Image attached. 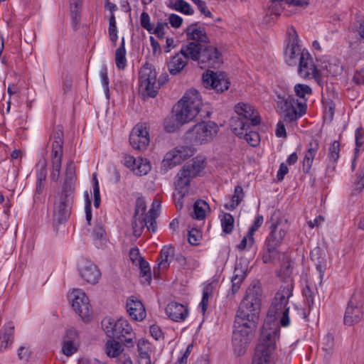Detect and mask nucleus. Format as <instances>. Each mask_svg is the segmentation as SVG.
<instances>
[{
    "label": "nucleus",
    "mask_w": 364,
    "mask_h": 364,
    "mask_svg": "<svg viewBox=\"0 0 364 364\" xmlns=\"http://www.w3.org/2000/svg\"><path fill=\"white\" fill-rule=\"evenodd\" d=\"M262 292L259 287H250L237 311L232 332V346L237 355H243L255 336L259 321Z\"/></svg>",
    "instance_id": "f257e3e1"
},
{
    "label": "nucleus",
    "mask_w": 364,
    "mask_h": 364,
    "mask_svg": "<svg viewBox=\"0 0 364 364\" xmlns=\"http://www.w3.org/2000/svg\"><path fill=\"white\" fill-rule=\"evenodd\" d=\"M198 60L199 63L207 64L214 68H218L223 63V55L218 47H186L181 53L173 56L168 64L171 75L178 74L186 66L187 58Z\"/></svg>",
    "instance_id": "f03ea898"
},
{
    "label": "nucleus",
    "mask_w": 364,
    "mask_h": 364,
    "mask_svg": "<svg viewBox=\"0 0 364 364\" xmlns=\"http://www.w3.org/2000/svg\"><path fill=\"white\" fill-rule=\"evenodd\" d=\"M205 159L203 156H196L183 166L176 176V193L173 198L177 209L183 208V198L188 193L191 181L196 178L204 169Z\"/></svg>",
    "instance_id": "7ed1b4c3"
},
{
    "label": "nucleus",
    "mask_w": 364,
    "mask_h": 364,
    "mask_svg": "<svg viewBox=\"0 0 364 364\" xmlns=\"http://www.w3.org/2000/svg\"><path fill=\"white\" fill-rule=\"evenodd\" d=\"M280 326L279 323L264 320L252 364H269L270 356L275 350L276 342L280 336Z\"/></svg>",
    "instance_id": "20e7f679"
},
{
    "label": "nucleus",
    "mask_w": 364,
    "mask_h": 364,
    "mask_svg": "<svg viewBox=\"0 0 364 364\" xmlns=\"http://www.w3.org/2000/svg\"><path fill=\"white\" fill-rule=\"evenodd\" d=\"M201 106L202 100L198 91L195 89L188 90L173 107L176 121L183 125L193 120L197 115L200 118L209 117L210 112H206L203 114Z\"/></svg>",
    "instance_id": "39448f33"
},
{
    "label": "nucleus",
    "mask_w": 364,
    "mask_h": 364,
    "mask_svg": "<svg viewBox=\"0 0 364 364\" xmlns=\"http://www.w3.org/2000/svg\"><path fill=\"white\" fill-rule=\"evenodd\" d=\"M168 75L161 73L157 79V73L154 66L145 63L139 73V95L144 100L154 98L159 89L168 81Z\"/></svg>",
    "instance_id": "423d86ee"
},
{
    "label": "nucleus",
    "mask_w": 364,
    "mask_h": 364,
    "mask_svg": "<svg viewBox=\"0 0 364 364\" xmlns=\"http://www.w3.org/2000/svg\"><path fill=\"white\" fill-rule=\"evenodd\" d=\"M293 283L291 282L286 287L279 289L268 309L266 320L278 323L282 327H287L290 323L289 316V299L293 295Z\"/></svg>",
    "instance_id": "0eeeda50"
},
{
    "label": "nucleus",
    "mask_w": 364,
    "mask_h": 364,
    "mask_svg": "<svg viewBox=\"0 0 364 364\" xmlns=\"http://www.w3.org/2000/svg\"><path fill=\"white\" fill-rule=\"evenodd\" d=\"M276 94L275 101L285 122H295L306 113L307 109L306 102H299L285 90L279 93L276 92Z\"/></svg>",
    "instance_id": "6e6552de"
},
{
    "label": "nucleus",
    "mask_w": 364,
    "mask_h": 364,
    "mask_svg": "<svg viewBox=\"0 0 364 364\" xmlns=\"http://www.w3.org/2000/svg\"><path fill=\"white\" fill-rule=\"evenodd\" d=\"M75 189L62 186L58 193L53 209V221L58 224L65 223L70 217Z\"/></svg>",
    "instance_id": "1a4fd4ad"
},
{
    "label": "nucleus",
    "mask_w": 364,
    "mask_h": 364,
    "mask_svg": "<svg viewBox=\"0 0 364 364\" xmlns=\"http://www.w3.org/2000/svg\"><path fill=\"white\" fill-rule=\"evenodd\" d=\"M217 124L211 121L196 124L186 133V138L194 144H203L210 141L218 132Z\"/></svg>",
    "instance_id": "9d476101"
},
{
    "label": "nucleus",
    "mask_w": 364,
    "mask_h": 364,
    "mask_svg": "<svg viewBox=\"0 0 364 364\" xmlns=\"http://www.w3.org/2000/svg\"><path fill=\"white\" fill-rule=\"evenodd\" d=\"M101 325L106 335L110 338L122 341V338L132 332V326L124 318H119L117 321L112 318H105L102 321Z\"/></svg>",
    "instance_id": "9b49d317"
},
{
    "label": "nucleus",
    "mask_w": 364,
    "mask_h": 364,
    "mask_svg": "<svg viewBox=\"0 0 364 364\" xmlns=\"http://www.w3.org/2000/svg\"><path fill=\"white\" fill-rule=\"evenodd\" d=\"M363 296L355 291L351 296L346 309L343 321L346 325L353 326L360 322L363 316Z\"/></svg>",
    "instance_id": "f8f14e48"
},
{
    "label": "nucleus",
    "mask_w": 364,
    "mask_h": 364,
    "mask_svg": "<svg viewBox=\"0 0 364 364\" xmlns=\"http://www.w3.org/2000/svg\"><path fill=\"white\" fill-rule=\"evenodd\" d=\"M52 142V166L54 171L60 173L64 144L63 127L58 124L53 128Z\"/></svg>",
    "instance_id": "ddd939ff"
},
{
    "label": "nucleus",
    "mask_w": 364,
    "mask_h": 364,
    "mask_svg": "<svg viewBox=\"0 0 364 364\" xmlns=\"http://www.w3.org/2000/svg\"><path fill=\"white\" fill-rule=\"evenodd\" d=\"M73 310L84 321H89L92 316V309L89 299L83 291L75 289L70 294Z\"/></svg>",
    "instance_id": "4468645a"
},
{
    "label": "nucleus",
    "mask_w": 364,
    "mask_h": 364,
    "mask_svg": "<svg viewBox=\"0 0 364 364\" xmlns=\"http://www.w3.org/2000/svg\"><path fill=\"white\" fill-rule=\"evenodd\" d=\"M203 80L206 87H210L217 93L228 90L230 82L223 72L207 71L203 75Z\"/></svg>",
    "instance_id": "2eb2a0df"
},
{
    "label": "nucleus",
    "mask_w": 364,
    "mask_h": 364,
    "mask_svg": "<svg viewBox=\"0 0 364 364\" xmlns=\"http://www.w3.org/2000/svg\"><path fill=\"white\" fill-rule=\"evenodd\" d=\"M150 142L149 134L146 124H138L129 134V143L136 150L140 151L146 149Z\"/></svg>",
    "instance_id": "dca6fc26"
},
{
    "label": "nucleus",
    "mask_w": 364,
    "mask_h": 364,
    "mask_svg": "<svg viewBox=\"0 0 364 364\" xmlns=\"http://www.w3.org/2000/svg\"><path fill=\"white\" fill-rule=\"evenodd\" d=\"M269 228L270 232L265 240L264 245L269 252H277V248L283 242L287 231L282 228L277 222L272 223Z\"/></svg>",
    "instance_id": "f3484780"
},
{
    "label": "nucleus",
    "mask_w": 364,
    "mask_h": 364,
    "mask_svg": "<svg viewBox=\"0 0 364 364\" xmlns=\"http://www.w3.org/2000/svg\"><path fill=\"white\" fill-rule=\"evenodd\" d=\"M78 272L81 278L91 284H97L101 277L100 269L90 260L82 259L78 263Z\"/></svg>",
    "instance_id": "a211bd4d"
},
{
    "label": "nucleus",
    "mask_w": 364,
    "mask_h": 364,
    "mask_svg": "<svg viewBox=\"0 0 364 364\" xmlns=\"http://www.w3.org/2000/svg\"><path fill=\"white\" fill-rule=\"evenodd\" d=\"M235 111L237 116L241 119L247 121L252 127L259 125L261 122V118L257 111L250 105L246 103H238Z\"/></svg>",
    "instance_id": "6ab92c4d"
},
{
    "label": "nucleus",
    "mask_w": 364,
    "mask_h": 364,
    "mask_svg": "<svg viewBox=\"0 0 364 364\" xmlns=\"http://www.w3.org/2000/svg\"><path fill=\"white\" fill-rule=\"evenodd\" d=\"M158 216L157 210L151 208L145 216L136 223L137 227L133 229L134 235L136 237H140L144 228H146L149 231L154 232L157 228L156 219Z\"/></svg>",
    "instance_id": "aec40b11"
},
{
    "label": "nucleus",
    "mask_w": 364,
    "mask_h": 364,
    "mask_svg": "<svg viewBox=\"0 0 364 364\" xmlns=\"http://www.w3.org/2000/svg\"><path fill=\"white\" fill-rule=\"evenodd\" d=\"M298 73L303 78L316 77L318 70L314 63L313 58L308 51L301 54L299 61Z\"/></svg>",
    "instance_id": "412c9836"
},
{
    "label": "nucleus",
    "mask_w": 364,
    "mask_h": 364,
    "mask_svg": "<svg viewBox=\"0 0 364 364\" xmlns=\"http://www.w3.org/2000/svg\"><path fill=\"white\" fill-rule=\"evenodd\" d=\"M166 313L168 318L176 322L183 321L188 315V308L178 302H170L166 308Z\"/></svg>",
    "instance_id": "4be33fe9"
},
{
    "label": "nucleus",
    "mask_w": 364,
    "mask_h": 364,
    "mask_svg": "<svg viewBox=\"0 0 364 364\" xmlns=\"http://www.w3.org/2000/svg\"><path fill=\"white\" fill-rule=\"evenodd\" d=\"M197 26V23H192L186 29L188 38L196 42H191L188 46H201L200 43H205L209 42V38L204 28L198 27Z\"/></svg>",
    "instance_id": "5701e85b"
},
{
    "label": "nucleus",
    "mask_w": 364,
    "mask_h": 364,
    "mask_svg": "<svg viewBox=\"0 0 364 364\" xmlns=\"http://www.w3.org/2000/svg\"><path fill=\"white\" fill-rule=\"evenodd\" d=\"M127 311L135 321H142L146 317V311L143 304L138 299L129 298L126 304Z\"/></svg>",
    "instance_id": "b1692460"
},
{
    "label": "nucleus",
    "mask_w": 364,
    "mask_h": 364,
    "mask_svg": "<svg viewBox=\"0 0 364 364\" xmlns=\"http://www.w3.org/2000/svg\"><path fill=\"white\" fill-rule=\"evenodd\" d=\"M307 146L302 166V171L304 173H309L310 172L314 157L319 148V142L317 139H312Z\"/></svg>",
    "instance_id": "393cba45"
},
{
    "label": "nucleus",
    "mask_w": 364,
    "mask_h": 364,
    "mask_svg": "<svg viewBox=\"0 0 364 364\" xmlns=\"http://www.w3.org/2000/svg\"><path fill=\"white\" fill-rule=\"evenodd\" d=\"M15 327L12 322L3 326L0 332V352L11 346L14 340Z\"/></svg>",
    "instance_id": "a878e982"
},
{
    "label": "nucleus",
    "mask_w": 364,
    "mask_h": 364,
    "mask_svg": "<svg viewBox=\"0 0 364 364\" xmlns=\"http://www.w3.org/2000/svg\"><path fill=\"white\" fill-rule=\"evenodd\" d=\"M340 143L335 140L330 146L328 153V164L326 167L327 173H332L336 169V164L339 158Z\"/></svg>",
    "instance_id": "bb28decb"
},
{
    "label": "nucleus",
    "mask_w": 364,
    "mask_h": 364,
    "mask_svg": "<svg viewBox=\"0 0 364 364\" xmlns=\"http://www.w3.org/2000/svg\"><path fill=\"white\" fill-rule=\"evenodd\" d=\"M322 255L321 250L319 247L314 249L310 253L311 259L314 262L316 268L319 273L321 280L323 279L326 269V260L325 257Z\"/></svg>",
    "instance_id": "cd10ccee"
},
{
    "label": "nucleus",
    "mask_w": 364,
    "mask_h": 364,
    "mask_svg": "<svg viewBox=\"0 0 364 364\" xmlns=\"http://www.w3.org/2000/svg\"><path fill=\"white\" fill-rule=\"evenodd\" d=\"M146 210V204L145 200L144 197L140 195L137 197L135 203L134 213L132 220V229H135L136 227H137L136 223L145 216Z\"/></svg>",
    "instance_id": "c85d7f7f"
},
{
    "label": "nucleus",
    "mask_w": 364,
    "mask_h": 364,
    "mask_svg": "<svg viewBox=\"0 0 364 364\" xmlns=\"http://www.w3.org/2000/svg\"><path fill=\"white\" fill-rule=\"evenodd\" d=\"M230 127L233 132L240 138L242 137V134L246 131L250 130L252 128V124H250L247 121H245L241 117L237 116L232 117L230 119Z\"/></svg>",
    "instance_id": "c756f323"
},
{
    "label": "nucleus",
    "mask_w": 364,
    "mask_h": 364,
    "mask_svg": "<svg viewBox=\"0 0 364 364\" xmlns=\"http://www.w3.org/2000/svg\"><path fill=\"white\" fill-rule=\"evenodd\" d=\"M92 237L97 248L102 247L105 244L107 241L106 232L105 226L101 222H97L95 225L92 232Z\"/></svg>",
    "instance_id": "7c9ffc66"
},
{
    "label": "nucleus",
    "mask_w": 364,
    "mask_h": 364,
    "mask_svg": "<svg viewBox=\"0 0 364 364\" xmlns=\"http://www.w3.org/2000/svg\"><path fill=\"white\" fill-rule=\"evenodd\" d=\"M307 50H301V47H286L285 61L290 66H294L300 60V56Z\"/></svg>",
    "instance_id": "2f4dec72"
},
{
    "label": "nucleus",
    "mask_w": 364,
    "mask_h": 364,
    "mask_svg": "<svg viewBox=\"0 0 364 364\" xmlns=\"http://www.w3.org/2000/svg\"><path fill=\"white\" fill-rule=\"evenodd\" d=\"M76 179L75 166L73 161H69L66 165L65 178L62 186L75 189Z\"/></svg>",
    "instance_id": "473e14b6"
},
{
    "label": "nucleus",
    "mask_w": 364,
    "mask_h": 364,
    "mask_svg": "<svg viewBox=\"0 0 364 364\" xmlns=\"http://www.w3.org/2000/svg\"><path fill=\"white\" fill-rule=\"evenodd\" d=\"M210 210L208 203L201 199L197 200L193 205L192 217L194 219L201 220L205 218L207 210Z\"/></svg>",
    "instance_id": "72a5a7b5"
},
{
    "label": "nucleus",
    "mask_w": 364,
    "mask_h": 364,
    "mask_svg": "<svg viewBox=\"0 0 364 364\" xmlns=\"http://www.w3.org/2000/svg\"><path fill=\"white\" fill-rule=\"evenodd\" d=\"M122 350L121 343L114 338L108 340L105 343V353L109 358L118 357Z\"/></svg>",
    "instance_id": "f704fd0d"
},
{
    "label": "nucleus",
    "mask_w": 364,
    "mask_h": 364,
    "mask_svg": "<svg viewBox=\"0 0 364 364\" xmlns=\"http://www.w3.org/2000/svg\"><path fill=\"white\" fill-rule=\"evenodd\" d=\"M171 153L177 158L181 164L183 161L192 156L194 154V149L188 146H177Z\"/></svg>",
    "instance_id": "c9c22d12"
},
{
    "label": "nucleus",
    "mask_w": 364,
    "mask_h": 364,
    "mask_svg": "<svg viewBox=\"0 0 364 364\" xmlns=\"http://www.w3.org/2000/svg\"><path fill=\"white\" fill-rule=\"evenodd\" d=\"M223 232L225 234H231L234 230L235 219L229 213H224L220 219Z\"/></svg>",
    "instance_id": "e433bc0d"
},
{
    "label": "nucleus",
    "mask_w": 364,
    "mask_h": 364,
    "mask_svg": "<svg viewBox=\"0 0 364 364\" xmlns=\"http://www.w3.org/2000/svg\"><path fill=\"white\" fill-rule=\"evenodd\" d=\"M82 8V0H71L70 13L74 26L78 24L80 20V12Z\"/></svg>",
    "instance_id": "4c0bfd02"
},
{
    "label": "nucleus",
    "mask_w": 364,
    "mask_h": 364,
    "mask_svg": "<svg viewBox=\"0 0 364 364\" xmlns=\"http://www.w3.org/2000/svg\"><path fill=\"white\" fill-rule=\"evenodd\" d=\"M174 247L171 245L169 246H164L160 252V256L161 260L159 264L160 267L163 268H168L169 266V263L168 262V257L171 256H174Z\"/></svg>",
    "instance_id": "58836bf2"
},
{
    "label": "nucleus",
    "mask_w": 364,
    "mask_h": 364,
    "mask_svg": "<svg viewBox=\"0 0 364 364\" xmlns=\"http://www.w3.org/2000/svg\"><path fill=\"white\" fill-rule=\"evenodd\" d=\"M138 265L140 269V277L144 279L143 282L149 284L151 281V272L149 263L144 258H140Z\"/></svg>",
    "instance_id": "ea45409f"
},
{
    "label": "nucleus",
    "mask_w": 364,
    "mask_h": 364,
    "mask_svg": "<svg viewBox=\"0 0 364 364\" xmlns=\"http://www.w3.org/2000/svg\"><path fill=\"white\" fill-rule=\"evenodd\" d=\"M126 53L125 47H118L115 50V63L117 68L120 70H124L127 66Z\"/></svg>",
    "instance_id": "a19ab883"
},
{
    "label": "nucleus",
    "mask_w": 364,
    "mask_h": 364,
    "mask_svg": "<svg viewBox=\"0 0 364 364\" xmlns=\"http://www.w3.org/2000/svg\"><path fill=\"white\" fill-rule=\"evenodd\" d=\"M179 161L171 152H168L166 154L164 160L161 162V170L167 171L168 170L173 168L177 164H179Z\"/></svg>",
    "instance_id": "79ce46f5"
},
{
    "label": "nucleus",
    "mask_w": 364,
    "mask_h": 364,
    "mask_svg": "<svg viewBox=\"0 0 364 364\" xmlns=\"http://www.w3.org/2000/svg\"><path fill=\"white\" fill-rule=\"evenodd\" d=\"M242 138H244L247 142L253 147L257 146L260 141L259 133L251 130V129L244 132Z\"/></svg>",
    "instance_id": "37998d69"
},
{
    "label": "nucleus",
    "mask_w": 364,
    "mask_h": 364,
    "mask_svg": "<svg viewBox=\"0 0 364 364\" xmlns=\"http://www.w3.org/2000/svg\"><path fill=\"white\" fill-rule=\"evenodd\" d=\"M288 3L286 0H270L268 6V11L271 15H280V12L284 9L283 4Z\"/></svg>",
    "instance_id": "c03bdc74"
},
{
    "label": "nucleus",
    "mask_w": 364,
    "mask_h": 364,
    "mask_svg": "<svg viewBox=\"0 0 364 364\" xmlns=\"http://www.w3.org/2000/svg\"><path fill=\"white\" fill-rule=\"evenodd\" d=\"M287 46H299V38L294 27L289 26L287 30Z\"/></svg>",
    "instance_id": "a18cd8bd"
},
{
    "label": "nucleus",
    "mask_w": 364,
    "mask_h": 364,
    "mask_svg": "<svg viewBox=\"0 0 364 364\" xmlns=\"http://www.w3.org/2000/svg\"><path fill=\"white\" fill-rule=\"evenodd\" d=\"M173 8L176 11L186 15H192L194 13V11L191 8V5L184 0H177L174 4Z\"/></svg>",
    "instance_id": "49530a36"
},
{
    "label": "nucleus",
    "mask_w": 364,
    "mask_h": 364,
    "mask_svg": "<svg viewBox=\"0 0 364 364\" xmlns=\"http://www.w3.org/2000/svg\"><path fill=\"white\" fill-rule=\"evenodd\" d=\"M255 244V238L254 236L252 235L250 237L249 233L247 232L245 236L243 237L240 243L237 245V247L240 251L243 250H250Z\"/></svg>",
    "instance_id": "de8ad7c7"
},
{
    "label": "nucleus",
    "mask_w": 364,
    "mask_h": 364,
    "mask_svg": "<svg viewBox=\"0 0 364 364\" xmlns=\"http://www.w3.org/2000/svg\"><path fill=\"white\" fill-rule=\"evenodd\" d=\"M302 294L304 297L305 298V303L309 310L313 307L314 306V291L310 288L309 285L306 284L305 287L303 289Z\"/></svg>",
    "instance_id": "09e8293b"
},
{
    "label": "nucleus",
    "mask_w": 364,
    "mask_h": 364,
    "mask_svg": "<svg viewBox=\"0 0 364 364\" xmlns=\"http://www.w3.org/2000/svg\"><path fill=\"white\" fill-rule=\"evenodd\" d=\"M77 351V347L71 341H63L62 352L64 355L69 357Z\"/></svg>",
    "instance_id": "8fccbe9b"
},
{
    "label": "nucleus",
    "mask_w": 364,
    "mask_h": 364,
    "mask_svg": "<svg viewBox=\"0 0 364 364\" xmlns=\"http://www.w3.org/2000/svg\"><path fill=\"white\" fill-rule=\"evenodd\" d=\"M294 92L297 97L304 99L306 95H311L312 93V90L307 85L296 84L294 86Z\"/></svg>",
    "instance_id": "3c124183"
},
{
    "label": "nucleus",
    "mask_w": 364,
    "mask_h": 364,
    "mask_svg": "<svg viewBox=\"0 0 364 364\" xmlns=\"http://www.w3.org/2000/svg\"><path fill=\"white\" fill-rule=\"evenodd\" d=\"M244 195L242 187L240 185L236 186L235 187L234 194L232 197V201L233 203V205H232V208L241 203L244 198Z\"/></svg>",
    "instance_id": "603ef678"
},
{
    "label": "nucleus",
    "mask_w": 364,
    "mask_h": 364,
    "mask_svg": "<svg viewBox=\"0 0 364 364\" xmlns=\"http://www.w3.org/2000/svg\"><path fill=\"white\" fill-rule=\"evenodd\" d=\"M355 152L359 151V149L364 148V132L362 127H359L355 131Z\"/></svg>",
    "instance_id": "864d4df0"
},
{
    "label": "nucleus",
    "mask_w": 364,
    "mask_h": 364,
    "mask_svg": "<svg viewBox=\"0 0 364 364\" xmlns=\"http://www.w3.org/2000/svg\"><path fill=\"white\" fill-rule=\"evenodd\" d=\"M322 104L326 114L328 115L330 119H333L335 112L334 102L330 99H323Z\"/></svg>",
    "instance_id": "5fc2aeb1"
},
{
    "label": "nucleus",
    "mask_w": 364,
    "mask_h": 364,
    "mask_svg": "<svg viewBox=\"0 0 364 364\" xmlns=\"http://www.w3.org/2000/svg\"><path fill=\"white\" fill-rule=\"evenodd\" d=\"M141 26L148 31L150 33H152L154 29L153 25L150 23V17L148 13L144 11L141 14L140 17Z\"/></svg>",
    "instance_id": "6e6d98bb"
},
{
    "label": "nucleus",
    "mask_w": 364,
    "mask_h": 364,
    "mask_svg": "<svg viewBox=\"0 0 364 364\" xmlns=\"http://www.w3.org/2000/svg\"><path fill=\"white\" fill-rule=\"evenodd\" d=\"M263 221L264 218L262 215H257L255 217L252 225L250 227L247 232L250 237H252V235L254 236L255 232L261 227V225L263 223Z\"/></svg>",
    "instance_id": "4d7b16f0"
},
{
    "label": "nucleus",
    "mask_w": 364,
    "mask_h": 364,
    "mask_svg": "<svg viewBox=\"0 0 364 364\" xmlns=\"http://www.w3.org/2000/svg\"><path fill=\"white\" fill-rule=\"evenodd\" d=\"M41 165V168L36 171V181H45L47 176V170H46V162L45 160L43 161H39L37 164V166Z\"/></svg>",
    "instance_id": "13d9d810"
},
{
    "label": "nucleus",
    "mask_w": 364,
    "mask_h": 364,
    "mask_svg": "<svg viewBox=\"0 0 364 364\" xmlns=\"http://www.w3.org/2000/svg\"><path fill=\"white\" fill-rule=\"evenodd\" d=\"M165 28H168L167 22H158L151 33H154L158 38H163Z\"/></svg>",
    "instance_id": "bf43d9fd"
},
{
    "label": "nucleus",
    "mask_w": 364,
    "mask_h": 364,
    "mask_svg": "<svg viewBox=\"0 0 364 364\" xmlns=\"http://www.w3.org/2000/svg\"><path fill=\"white\" fill-rule=\"evenodd\" d=\"M200 232L196 228H193L188 231V240L192 245H197L198 244Z\"/></svg>",
    "instance_id": "052dcab7"
},
{
    "label": "nucleus",
    "mask_w": 364,
    "mask_h": 364,
    "mask_svg": "<svg viewBox=\"0 0 364 364\" xmlns=\"http://www.w3.org/2000/svg\"><path fill=\"white\" fill-rule=\"evenodd\" d=\"M17 354L20 360L28 362L31 356V351L26 346H21L18 348Z\"/></svg>",
    "instance_id": "680f3d73"
},
{
    "label": "nucleus",
    "mask_w": 364,
    "mask_h": 364,
    "mask_svg": "<svg viewBox=\"0 0 364 364\" xmlns=\"http://www.w3.org/2000/svg\"><path fill=\"white\" fill-rule=\"evenodd\" d=\"M245 278L237 277V276H232L231 279L232 288L231 294L234 296L240 289L242 282Z\"/></svg>",
    "instance_id": "e2e57ef3"
},
{
    "label": "nucleus",
    "mask_w": 364,
    "mask_h": 364,
    "mask_svg": "<svg viewBox=\"0 0 364 364\" xmlns=\"http://www.w3.org/2000/svg\"><path fill=\"white\" fill-rule=\"evenodd\" d=\"M355 189L360 192L364 188V168L360 173H358L357 177L354 182Z\"/></svg>",
    "instance_id": "0e129e2a"
},
{
    "label": "nucleus",
    "mask_w": 364,
    "mask_h": 364,
    "mask_svg": "<svg viewBox=\"0 0 364 364\" xmlns=\"http://www.w3.org/2000/svg\"><path fill=\"white\" fill-rule=\"evenodd\" d=\"M171 26L173 28H179L183 23V18L177 14H171L168 17Z\"/></svg>",
    "instance_id": "69168bd1"
},
{
    "label": "nucleus",
    "mask_w": 364,
    "mask_h": 364,
    "mask_svg": "<svg viewBox=\"0 0 364 364\" xmlns=\"http://www.w3.org/2000/svg\"><path fill=\"white\" fill-rule=\"evenodd\" d=\"M181 125L178 122L176 123L172 119H166L164 122V129L167 132L171 133L175 132Z\"/></svg>",
    "instance_id": "338daca9"
},
{
    "label": "nucleus",
    "mask_w": 364,
    "mask_h": 364,
    "mask_svg": "<svg viewBox=\"0 0 364 364\" xmlns=\"http://www.w3.org/2000/svg\"><path fill=\"white\" fill-rule=\"evenodd\" d=\"M353 81L358 85H364V70H360L355 71L353 77Z\"/></svg>",
    "instance_id": "774afa93"
}]
</instances>
